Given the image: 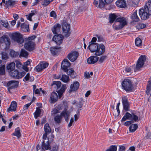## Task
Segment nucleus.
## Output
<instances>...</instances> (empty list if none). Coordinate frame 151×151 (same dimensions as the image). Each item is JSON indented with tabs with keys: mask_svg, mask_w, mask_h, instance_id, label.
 Here are the masks:
<instances>
[{
	"mask_svg": "<svg viewBox=\"0 0 151 151\" xmlns=\"http://www.w3.org/2000/svg\"><path fill=\"white\" fill-rule=\"evenodd\" d=\"M66 72L68 75H70L72 78H75L76 75L74 74L75 73L74 71L72 68L70 69L69 70L68 69V70Z\"/></svg>",
	"mask_w": 151,
	"mask_h": 151,
	"instance_id": "34",
	"label": "nucleus"
},
{
	"mask_svg": "<svg viewBox=\"0 0 151 151\" xmlns=\"http://www.w3.org/2000/svg\"><path fill=\"white\" fill-rule=\"evenodd\" d=\"M32 101L30 102L28 104H26L24 106L23 109L24 110H27L28 107H29V106L31 105L32 103Z\"/></svg>",
	"mask_w": 151,
	"mask_h": 151,
	"instance_id": "60",
	"label": "nucleus"
},
{
	"mask_svg": "<svg viewBox=\"0 0 151 151\" xmlns=\"http://www.w3.org/2000/svg\"><path fill=\"white\" fill-rule=\"evenodd\" d=\"M61 115L62 117H64L65 121L66 122H68L69 120V117L70 115V112L67 111L66 109H65L61 113Z\"/></svg>",
	"mask_w": 151,
	"mask_h": 151,
	"instance_id": "20",
	"label": "nucleus"
},
{
	"mask_svg": "<svg viewBox=\"0 0 151 151\" xmlns=\"http://www.w3.org/2000/svg\"><path fill=\"white\" fill-rule=\"evenodd\" d=\"M29 73H28L26 74V76L23 79V81L25 82L28 81L29 80Z\"/></svg>",
	"mask_w": 151,
	"mask_h": 151,
	"instance_id": "56",
	"label": "nucleus"
},
{
	"mask_svg": "<svg viewBox=\"0 0 151 151\" xmlns=\"http://www.w3.org/2000/svg\"><path fill=\"white\" fill-rule=\"evenodd\" d=\"M49 64L45 62H41L35 68V70L37 72L42 71L44 69L47 68Z\"/></svg>",
	"mask_w": 151,
	"mask_h": 151,
	"instance_id": "6",
	"label": "nucleus"
},
{
	"mask_svg": "<svg viewBox=\"0 0 151 151\" xmlns=\"http://www.w3.org/2000/svg\"><path fill=\"white\" fill-rule=\"evenodd\" d=\"M2 55V58L3 60H6L9 58L8 55L5 52H2L1 53Z\"/></svg>",
	"mask_w": 151,
	"mask_h": 151,
	"instance_id": "50",
	"label": "nucleus"
},
{
	"mask_svg": "<svg viewBox=\"0 0 151 151\" xmlns=\"http://www.w3.org/2000/svg\"><path fill=\"white\" fill-rule=\"evenodd\" d=\"M99 59L97 56H91L87 59V62L88 64H94Z\"/></svg>",
	"mask_w": 151,
	"mask_h": 151,
	"instance_id": "22",
	"label": "nucleus"
},
{
	"mask_svg": "<svg viewBox=\"0 0 151 151\" xmlns=\"http://www.w3.org/2000/svg\"><path fill=\"white\" fill-rule=\"evenodd\" d=\"M12 39L18 43L22 44L23 42V40L22 35L19 32L13 33L12 35Z\"/></svg>",
	"mask_w": 151,
	"mask_h": 151,
	"instance_id": "4",
	"label": "nucleus"
},
{
	"mask_svg": "<svg viewBox=\"0 0 151 151\" xmlns=\"http://www.w3.org/2000/svg\"><path fill=\"white\" fill-rule=\"evenodd\" d=\"M78 53L76 51L71 52L67 55V57L71 62L76 60L78 56Z\"/></svg>",
	"mask_w": 151,
	"mask_h": 151,
	"instance_id": "9",
	"label": "nucleus"
},
{
	"mask_svg": "<svg viewBox=\"0 0 151 151\" xmlns=\"http://www.w3.org/2000/svg\"><path fill=\"white\" fill-rule=\"evenodd\" d=\"M132 116V114H131L128 112H127L124 115V116L122 118L121 121L124 122L127 119H131Z\"/></svg>",
	"mask_w": 151,
	"mask_h": 151,
	"instance_id": "32",
	"label": "nucleus"
},
{
	"mask_svg": "<svg viewBox=\"0 0 151 151\" xmlns=\"http://www.w3.org/2000/svg\"><path fill=\"white\" fill-rule=\"evenodd\" d=\"M5 73V68L4 67L2 66L0 67V75H4Z\"/></svg>",
	"mask_w": 151,
	"mask_h": 151,
	"instance_id": "57",
	"label": "nucleus"
},
{
	"mask_svg": "<svg viewBox=\"0 0 151 151\" xmlns=\"http://www.w3.org/2000/svg\"><path fill=\"white\" fill-rule=\"evenodd\" d=\"M15 63L16 64V67L19 69H20L22 68L23 65L18 60H16Z\"/></svg>",
	"mask_w": 151,
	"mask_h": 151,
	"instance_id": "52",
	"label": "nucleus"
},
{
	"mask_svg": "<svg viewBox=\"0 0 151 151\" xmlns=\"http://www.w3.org/2000/svg\"><path fill=\"white\" fill-rule=\"evenodd\" d=\"M37 12L35 10L32 11L28 15H26L25 16L28 20L30 21H32V20L31 18L32 17L35 15L36 14H37Z\"/></svg>",
	"mask_w": 151,
	"mask_h": 151,
	"instance_id": "30",
	"label": "nucleus"
},
{
	"mask_svg": "<svg viewBox=\"0 0 151 151\" xmlns=\"http://www.w3.org/2000/svg\"><path fill=\"white\" fill-rule=\"evenodd\" d=\"M145 9H142L139 11V14L140 17L142 20H146L151 15V13Z\"/></svg>",
	"mask_w": 151,
	"mask_h": 151,
	"instance_id": "5",
	"label": "nucleus"
},
{
	"mask_svg": "<svg viewBox=\"0 0 151 151\" xmlns=\"http://www.w3.org/2000/svg\"><path fill=\"white\" fill-rule=\"evenodd\" d=\"M22 30L24 32H28L29 31V25L27 24L23 23L21 24Z\"/></svg>",
	"mask_w": 151,
	"mask_h": 151,
	"instance_id": "31",
	"label": "nucleus"
},
{
	"mask_svg": "<svg viewBox=\"0 0 151 151\" xmlns=\"http://www.w3.org/2000/svg\"><path fill=\"white\" fill-rule=\"evenodd\" d=\"M89 45L88 48H89L91 52H93L96 51L99 47V44L97 43H89Z\"/></svg>",
	"mask_w": 151,
	"mask_h": 151,
	"instance_id": "15",
	"label": "nucleus"
},
{
	"mask_svg": "<svg viewBox=\"0 0 151 151\" xmlns=\"http://www.w3.org/2000/svg\"><path fill=\"white\" fill-rule=\"evenodd\" d=\"M70 65V63L67 59H64L62 62L61 68L65 72H66Z\"/></svg>",
	"mask_w": 151,
	"mask_h": 151,
	"instance_id": "10",
	"label": "nucleus"
},
{
	"mask_svg": "<svg viewBox=\"0 0 151 151\" xmlns=\"http://www.w3.org/2000/svg\"><path fill=\"white\" fill-rule=\"evenodd\" d=\"M131 19L134 22H138L139 21V19L137 15V10L135 11L132 14Z\"/></svg>",
	"mask_w": 151,
	"mask_h": 151,
	"instance_id": "28",
	"label": "nucleus"
},
{
	"mask_svg": "<svg viewBox=\"0 0 151 151\" xmlns=\"http://www.w3.org/2000/svg\"><path fill=\"white\" fill-rule=\"evenodd\" d=\"M62 26L63 32L65 33H67L69 32L70 29L69 24H68L66 22H63L62 24Z\"/></svg>",
	"mask_w": 151,
	"mask_h": 151,
	"instance_id": "21",
	"label": "nucleus"
},
{
	"mask_svg": "<svg viewBox=\"0 0 151 151\" xmlns=\"http://www.w3.org/2000/svg\"><path fill=\"white\" fill-rule=\"evenodd\" d=\"M15 66V63L14 62L10 63L7 66V69L9 70L10 71H12L14 69Z\"/></svg>",
	"mask_w": 151,
	"mask_h": 151,
	"instance_id": "35",
	"label": "nucleus"
},
{
	"mask_svg": "<svg viewBox=\"0 0 151 151\" xmlns=\"http://www.w3.org/2000/svg\"><path fill=\"white\" fill-rule=\"evenodd\" d=\"M79 86V83L77 81H76L70 85V90L69 91L70 93L72 91H75L78 89Z\"/></svg>",
	"mask_w": 151,
	"mask_h": 151,
	"instance_id": "18",
	"label": "nucleus"
},
{
	"mask_svg": "<svg viewBox=\"0 0 151 151\" xmlns=\"http://www.w3.org/2000/svg\"><path fill=\"white\" fill-rule=\"evenodd\" d=\"M117 6L121 8H124L126 6L125 1L124 0H118L116 2Z\"/></svg>",
	"mask_w": 151,
	"mask_h": 151,
	"instance_id": "26",
	"label": "nucleus"
},
{
	"mask_svg": "<svg viewBox=\"0 0 151 151\" xmlns=\"http://www.w3.org/2000/svg\"><path fill=\"white\" fill-rule=\"evenodd\" d=\"M59 50V48L56 47H51L50 51L51 53L53 55H55L57 54Z\"/></svg>",
	"mask_w": 151,
	"mask_h": 151,
	"instance_id": "37",
	"label": "nucleus"
},
{
	"mask_svg": "<svg viewBox=\"0 0 151 151\" xmlns=\"http://www.w3.org/2000/svg\"><path fill=\"white\" fill-rule=\"evenodd\" d=\"M66 88L67 87L66 85L63 84L62 85L61 88L60 90L57 91L60 98L63 95V93L65 92Z\"/></svg>",
	"mask_w": 151,
	"mask_h": 151,
	"instance_id": "23",
	"label": "nucleus"
},
{
	"mask_svg": "<svg viewBox=\"0 0 151 151\" xmlns=\"http://www.w3.org/2000/svg\"><path fill=\"white\" fill-rule=\"evenodd\" d=\"M95 36L97 37L98 42H103L104 41V39L101 35H96Z\"/></svg>",
	"mask_w": 151,
	"mask_h": 151,
	"instance_id": "53",
	"label": "nucleus"
},
{
	"mask_svg": "<svg viewBox=\"0 0 151 151\" xmlns=\"http://www.w3.org/2000/svg\"><path fill=\"white\" fill-rule=\"evenodd\" d=\"M106 56H104L101 57L100 59L99 60V62L100 63H102L106 58Z\"/></svg>",
	"mask_w": 151,
	"mask_h": 151,
	"instance_id": "59",
	"label": "nucleus"
},
{
	"mask_svg": "<svg viewBox=\"0 0 151 151\" xmlns=\"http://www.w3.org/2000/svg\"><path fill=\"white\" fill-rule=\"evenodd\" d=\"M10 55L12 57H15L18 56V53L14 50H11L10 52Z\"/></svg>",
	"mask_w": 151,
	"mask_h": 151,
	"instance_id": "51",
	"label": "nucleus"
},
{
	"mask_svg": "<svg viewBox=\"0 0 151 151\" xmlns=\"http://www.w3.org/2000/svg\"><path fill=\"white\" fill-rule=\"evenodd\" d=\"M105 51V47L104 45L102 44H100L98 50L95 53L96 56H100L103 54Z\"/></svg>",
	"mask_w": 151,
	"mask_h": 151,
	"instance_id": "13",
	"label": "nucleus"
},
{
	"mask_svg": "<svg viewBox=\"0 0 151 151\" xmlns=\"http://www.w3.org/2000/svg\"><path fill=\"white\" fill-rule=\"evenodd\" d=\"M42 148L43 150H50L51 148L49 143V141L48 140L47 142L46 143H45V141L43 140L42 142Z\"/></svg>",
	"mask_w": 151,
	"mask_h": 151,
	"instance_id": "24",
	"label": "nucleus"
},
{
	"mask_svg": "<svg viewBox=\"0 0 151 151\" xmlns=\"http://www.w3.org/2000/svg\"><path fill=\"white\" fill-rule=\"evenodd\" d=\"M17 106V104L16 101H13L12 102L9 107L7 109L8 111H15Z\"/></svg>",
	"mask_w": 151,
	"mask_h": 151,
	"instance_id": "25",
	"label": "nucleus"
},
{
	"mask_svg": "<svg viewBox=\"0 0 151 151\" xmlns=\"http://www.w3.org/2000/svg\"><path fill=\"white\" fill-rule=\"evenodd\" d=\"M151 14V1H149L146 3L144 8Z\"/></svg>",
	"mask_w": 151,
	"mask_h": 151,
	"instance_id": "29",
	"label": "nucleus"
},
{
	"mask_svg": "<svg viewBox=\"0 0 151 151\" xmlns=\"http://www.w3.org/2000/svg\"><path fill=\"white\" fill-rule=\"evenodd\" d=\"M0 42L5 44L6 47H8L10 44V39L7 36L3 35L0 38Z\"/></svg>",
	"mask_w": 151,
	"mask_h": 151,
	"instance_id": "12",
	"label": "nucleus"
},
{
	"mask_svg": "<svg viewBox=\"0 0 151 151\" xmlns=\"http://www.w3.org/2000/svg\"><path fill=\"white\" fill-rule=\"evenodd\" d=\"M137 128L138 126L137 124H132L129 127V131L132 132H133L137 129Z\"/></svg>",
	"mask_w": 151,
	"mask_h": 151,
	"instance_id": "38",
	"label": "nucleus"
},
{
	"mask_svg": "<svg viewBox=\"0 0 151 151\" xmlns=\"http://www.w3.org/2000/svg\"><path fill=\"white\" fill-rule=\"evenodd\" d=\"M19 83V82L16 81H9L7 84V86L9 87V88L11 89L15 88H17Z\"/></svg>",
	"mask_w": 151,
	"mask_h": 151,
	"instance_id": "16",
	"label": "nucleus"
},
{
	"mask_svg": "<svg viewBox=\"0 0 151 151\" xmlns=\"http://www.w3.org/2000/svg\"><path fill=\"white\" fill-rule=\"evenodd\" d=\"M117 147L116 145H111L109 149L107 150L106 151H116Z\"/></svg>",
	"mask_w": 151,
	"mask_h": 151,
	"instance_id": "48",
	"label": "nucleus"
},
{
	"mask_svg": "<svg viewBox=\"0 0 151 151\" xmlns=\"http://www.w3.org/2000/svg\"><path fill=\"white\" fill-rule=\"evenodd\" d=\"M61 85V83L60 81H54L52 84V86L55 88V89L58 90Z\"/></svg>",
	"mask_w": 151,
	"mask_h": 151,
	"instance_id": "27",
	"label": "nucleus"
},
{
	"mask_svg": "<svg viewBox=\"0 0 151 151\" xmlns=\"http://www.w3.org/2000/svg\"><path fill=\"white\" fill-rule=\"evenodd\" d=\"M63 39V36L61 35L60 34L55 35L53 37L52 40L57 44L60 45L62 42Z\"/></svg>",
	"mask_w": 151,
	"mask_h": 151,
	"instance_id": "14",
	"label": "nucleus"
},
{
	"mask_svg": "<svg viewBox=\"0 0 151 151\" xmlns=\"http://www.w3.org/2000/svg\"><path fill=\"white\" fill-rule=\"evenodd\" d=\"M15 1L13 0H9L6 1L5 4L6 6H13L15 4Z\"/></svg>",
	"mask_w": 151,
	"mask_h": 151,
	"instance_id": "46",
	"label": "nucleus"
},
{
	"mask_svg": "<svg viewBox=\"0 0 151 151\" xmlns=\"http://www.w3.org/2000/svg\"><path fill=\"white\" fill-rule=\"evenodd\" d=\"M44 130L46 133H50L51 131V129L49 126V124L47 123L45 124L44 127Z\"/></svg>",
	"mask_w": 151,
	"mask_h": 151,
	"instance_id": "41",
	"label": "nucleus"
},
{
	"mask_svg": "<svg viewBox=\"0 0 151 151\" xmlns=\"http://www.w3.org/2000/svg\"><path fill=\"white\" fill-rule=\"evenodd\" d=\"M122 88L127 92H131L132 91L133 86L132 82L129 79H125L122 83Z\"/></svg>",
	"mask_w": 151,
	"mask_h": 151,
	"instance_id": "3",
	"label": "nucleus"
},
{
	"mask_svg": "<svg viewBox=\"0 0 151 151\" xmlns=\"http://www.w3.org/2000/svg\"><path fill=\"white\" fill-rule=\"evenodd\" d=\"M62 116L61 114L57 115L55 117L54 120L56 123L59 124L62 121Z\"/></svg>",
	"mask_w": 151,
	"mask_h": 151,
	"instance_id": "39",
	"label": "nucleus"
},
{
	"mask_svg": "<svg viewBox=\"0 0 151 151\" xmlns=\"http://www.w3.org/2000/svg\"><path fill=\"white\" fill-rule=\"evenodd\" d=\"M135 44L136 46L139 47L142 45V41L139 37H137L135 40Z\"/></svg>",
	"mask_w": 151,
	"mask_h": 151,
	"instance_id": "40",
	"label": "nucleus"
},
{
	"mask_svg": "<svg viewBox=\"0 0 151 151\" xmlns=\"http://www.w3.org/2000/svg\"><path fill=\"white\" fill-rule=\"evenodd\" d=\"M53 0H44L42 3V4L45 6H47L50 3L52 2Z\"/></svg>",
	"mask_w": 151,
	"mask_h": 151,
	"instance_id": "49",
	"label": "nucleus"
},
{
	"mask_svg": "<svg viewBox=\"0 0 151 151\" xmlns=\"http://www.w3.org/2000/svg\"><path fill=\"white\" fill-rule=\"evenodd\" d=\"M28 53L24 49H22L21 50L20 56L23 57H26L28 56Z\"/></svg>",
	"mask_w": 151,
	"mask_h": 151,
	"instance_id": "43",
	"label": "nucleus"
},
{
	"mask_svg": "<svg viewBox=\"0 0 151 151\" xmlns=\"http://www.w3.org/2000/svg\"><path fill=\"white\" fill-rule=\"evenodd\" d=\"M61 28L60 24L59 23H57L54 25L52 28V31L54 34H57L59 33Z\"/></svg>",
	"mask_w": 151,
	"mask_h": 151,
	"instance_id": "17",
	"label": "nucleus"
},
{
	"mask_svg": "<svg viewBox=\"0 0 151 151\" xmlns=\"http://www.w3.org/2000/svg\"><path fill=\"white\" fill-rule=\"evenodd\" d=\"M73 122H74L73 118L72 117L70 119V123L68 124V127H70L72 126V124L73 123Z\"/></svg>",
	"mask_w": 151,
	"mask_h": 151,
	"instance_id": "62",
	"label": "nucleus"
},
{
	"mask_svg": "<svg viewBox=\"0 0 151 151\" xmlns=\"http://www.w3.org/2000/svg\"><path fill=\"white\" fill-rule=\"evenodd\" d=\"M132 116L131 119H132V120H133V122H136L139 121V119L138 116L132 113Z\"/></svg>",
	"mask_w": 151,
	"mask_h": 151,
	"instance_id": "45",
	"label": "nucleus"
},
{
	"mask_svg": "<svg viewBox=\"0 0 151 151\" xmlns=\"http://www.w3.org/2000/svg\"><path fill=\"white\" fill-rule=\"evenodd\" d=\"M145 60V56L144 55H141L137 62L136 69L138 70L142 68L144 64V62Z\"/></svg>",
	"mask_w": 151,
	"mask_h": 151,
	"instance_id": "7",
	"label": "nucleus"
},
{
	"mask_svg": "<svg viewBox=\"0 0 151 151\" xmlns=\"http://www.w3.org/2000/svg\"><path fill=\"white\" fill-rule=\"evenodd\" d=\"M117 16L113 14L109 15V22L110 23H112L114 21L117 17Z\"/></svg>",
	"mask_w": 151,
	"mask_h": 151,
	"instance_id": "36",
	"label": "nucleus"
},
{
	"mask_svg": "<svg viewBox=\"0 0 151 151\" xmlns=\"http://www.w3.org/2000/svg\"><path fill=\"white\" fill-rule=\"evenodd\" d=\"M12 135L16 136L18 138L20 137L21 135L20 130L18 127L15 129V132L13 133Z\"/></svg>",
	"mask_w": 151,
	"mask_h": 151,
	"instance_id": "42",
	"label": "nucleus"
},
{
	"mask_svg": "<svg viewBox=\"0 0 151 151\" xmlns=\"http://www.w3.org/2000/svg\"><path fill=\"white\" fill-rule=\"evenodd\" d=\"M58 98L57 94L55 92H53L51 94L50 102L51 103H54L57 101Z\"/></svg>",
	"mask_w": 151,
	"mask_h": 151,
	"instance_id": "19",
	"label": "nucleus"
},
{
	"mask_svg": "<svg viewBox=\"0 0 151 151\" xmlns=\"http://www.w3.org/2000/svg\"><path fill=\"white\" fill-rule=\"evenodd\" d=\"M50 15L51 17H52L54 18L56 17V14L55 12L54 11H52L50 13Z\"/></svg>",
	"mask_w": 151,
	"mask_h": 151,
	"instance_id": "63",
	"label": "nucleus"
},
{
	"mask_svg": "<svg viewBox=\"0 0 151 151\" xmlns=\"http://www.w3.org/2000/svg\"><path fill=\"white\" fill-rule=\"evenodd\" d=\"M122 102L124 109L126 111H129V105L127 97L126 96L122 97Z\"/></svg>",
	"mask_w": 151,
	"mask_h": 151,
	"instance_id": "11",
	"label": "nucleus"
},
{
	"mask_svg": "<svg viewBox=\"0 0 151 151\" xmlns=\"http://www.w3.org/2000/svg\"><path fill=\"white\" fill-rule=\"evenodd\" d=\"M105 5V3L103 0H99V8H101L104 7Z\"/></svg>",
	"mask_w": 151,
	"mask_h": 151,
	"instance_id": "55",
	"label": "nucleus"
},
{
	"mask_svg": "<svg viewBox=\"0 0 151 151\" xmlns=\"http://www.w3.org/2000/svg\"><path fill=\"white\" fill-rule=\"evenodd\" d=\"M151 89V81H148V84L147 87L146 93L147 95H149Z\"/></svg>",
	"mask_w": 151,
	"mask_h": 151,
	"instance_id": "44",
	"label": "nucleus"
},
{
	"mask_svg": "<svg viewBox=\"0 0 151 151\" xmlns=\"http://www.w3.org/2000/svg\"><path fill=\"white\" fill-rule=\"evenodd\" d=\"M11 75L13 78L17 79L20 78L24 76L25 74L26 73L25 72L23 71L19 73L17 70H15L14 71H11Z\"/></svg>",
	"mask_w": 151,
	"mask_h": 151,
	"instance_id": "8",
	"label": "nucleus"
},
{
	"mask_svg": "<svg viewBox=\"0 0 151 151\" xmlns=\"http://www.w3.org/2000/svg\"><path fill=\"white\" fill-rule=\"evenodd\" d=\"M52 114H55L56 113H58L59 112V111L56 108H54L53 110L52 111Z\"/></svg>",
	"mask_w": 151,
	"mask_h": 151,
	"instance_id": "64",
	"label": "nucleus"
},
{
	"mask_svg": "<svg viewBox=\"0 0 151 151\" xmlns=\"http://www.w3.org/2000/svg\"><path fill=\"white\" fill-rule=\"evenodd\" d=\"M133 123V120H131L130 121H127L125 122L124 124V125L128 126L129 125Z\"/></svg>",
	"mask_w": 151,
	"mask_h": 151,
	"instance_id": "61",
	"label": "nucleus"
},
{
	"mask_svg": "<svg viewBox=\"0 0 151 151\" xmlns=\"http://www.w3.org/2000/svg\"><path fill=\"white\" fill-rule=\"evenodd\" d=\"M60 80L63 82L65 83H68L70 81L69 76H68L65 75H62L61 78Z\"/></svg>",
	"mask_w": 151,
	"mask_h": 151,
	"instance_id": "33",
	"label": "nucleus"
},
{
	"mask_svg": "<svg viewBox=\"0 0 151 151\" xmlns=\"http://www.w3.org/2000/svg\"><path fill=\"white\" fill-rule=\"evenodd\" d=\"M41 110L40 109L37 108L35 112L34 113L35 117L36 119L40 115Z\"/></svg>",
	"mask_w": 151,
	"mask_h": 151,
	"instance_id": "47",
	"label": "nucleus"
},
{
	"mask_svg": "<svg viewBox=\"0 0 151 151\" xmlns=\"http://www.w3.org/2000/svg\"><path fill=\"white\" fill-rule=\"evenodd\" d=\"M127 23V19L124 17H119L116 18V22L113 25V28L115 30L121 29Z\"/></svg>",
	"mask_w": 151,
	"mask_h": 151,
	"instance_id": "1",
	"label": "nucleus"
},
{
	"mask_svg": "<svg viewBox=\"0 0 151 151\" xmlns=\"http://www.w3.org/2000/svg\"><path fill=\"white\" fill-rule=\"evenodd\" d=\"M1 24L4 27L6 28L8 27V23L6 21L2 20L1 21Z\"/></svg>",
	"mask_w": 151,
	"mask_h": 151,
	"instance_id": "54",
	"label": "nucleus"
},
{
	"mask_svg": "<svg viewBox=\"0 0 151 151\" xmlns=\"http://www.w3.org/2000/svg\"><path fill=\"white\" fill-rule=\"evenodd\" d=\"M36 38V36L33 35L25 39L27 42L24 45V48L30 51H32L34 49L35 44L32 41Z\"/></svg>",
	"mask_w": 151,
	"mask_h": 151,
	"instance_id": "2",
	"label": "nucleus"
},
{
	"mask_svg": "<svg viewBox=\"0 0 151 151\" xmlns=\"http://www.w3.org/2000/svg\"><path fill=\"white\" fill-rule=\"evenodd\" d=\"M84 101L82 99H80L79 100V105H77V106L79 108H81L82 107L83 103Z\"/></svg>",
	"mask_w": 151,
	"mask_h": 151,
	"instance_id": "58",
	"label": "nucleus"
}]
</instances>
